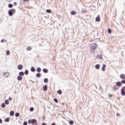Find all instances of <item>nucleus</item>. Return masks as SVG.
<instances>
[{"label":"nucleus","mask_w":125,"mask_h":125,"mask_svg":"<svg viewBox=\"0 0 125 125\" xmlns=\"http://www.w3.org/2000/svg\"><path fill=\"white\" fill-rule=\"evenodd\" d=\"M99 58H100V59H102V57H101V56L99 55Z\"/></svg>","instance_id":"49"},{"label":"nucleus","mask_w":125,"mask_h":125,"mask_svg":"<svg viewBox=\"0 0 125 125\" xmlns=\"http://www.w3.org/2000/svg\"><path fill=\"white\" fill-rule=\"evenodd\" d=\"M1 107L2 108H5V104H1Z\"/></svg>","instance_id":"33"},{"label":"nucleus","mask_w":125,"mask_h":125,"mask_svg":"<svg viewBox=\"0 0 125 125\" xmlns=\"http://www.w3.org/2000/svg\"><path fill=\"white\" fill-rule=\"evenodd\" d=\"M116 116H117V117H119V116H120V114L117 113Z\"/></svg>","instance_id":"48"},{"label":"nucleus","mask_w":125,"mask_h":125,"mask_svg":"<svg viewBox=\"0 0 125 125\" xmlns=\"http://www.w3.org/2000/svg\"><path fill=\"white\" fill-rule=\"evenodd\" d=\"M121 90H123V91H125V86H124V87L121 89Z\"/></svg>","instance_id":"39"},{"label":"nucleus","mask_w":125,"mask_h":125,"mask_svg":"<svg viewBox=\"0 0 125 125\" xmlns=\"http://www.w3.org/2000/svg\"><path fill=\"white\" fill-rule=\"evenodd\" d=\"M96 47H97V44L96 43H93L91 44L90 47V49L91 52H94V49H96Z\"/></svg>","instance_id":"1"},{"label":"nucleus","mask_w":125,"mask_h":125,"mask_svg":"<svg viewBox=\"0 0 125 125\" xmlns=\"http://www.w3.org/2000/svg\"><path fill=\"white\" fill-rule=\"evenodd\" d=\"M116 86H119V87L122 86V83H121V82L120 81L116 82Z\"/></svg>","instance_id":"5"},{"label":"nucleus","mask_w":125,"mask_h":125,"mask_svg":"<svg viewBox=\"0 0 125 125\" xmlns=\"http://www.w3.org/2000/svg\"><path fill=\"white\" fill-rule=\"evenodd\" d=\"M47 90V85H45L43 86V91H46Z\"/></svg>","instance_id":"8"},{"label":"nucleus","mask_w":125,"mask_h":125,"mask_svg":"<svg viewBox=\"0 0 125 125\" xmlns=\"http://www.w3.org/2000/svg\"><path fill=\"white\" fill-rule=\"evenodd\" d=\"M51 125H56L55 123H53L51 124Z\"/></svg>","instance_id":"50"},{"label":"nucleus","mask_w":125,"mask_h":125,"mask_svg":"<svg viewBox=\"0 0 125 125\" xmlns=\"http://www.w3.org/2000/svg\"><path fill=\"white\" fill-rule=\"evenodd\" d=\"M120 78V79H122V80H125V75L124 74H121Z\"/></svg>","instance_id":"6"},{"label":"nucleus","mask_w":125,"mask_h":125,"mask_svg":"<svg viewBox=\"0 0 125 125\" xmlns=\"http://www.w3.org/2000/svg\"><path fill=\"white\" fill-rule=\"evenodd\" d=\"M19 115H20V114L18 112H17L15 113V117L16 118H18V117H19Z\"/></svg>","instance_id":"31"},{"label":"nucleus","mask_w":125,"mask_h":125,"mask_svg":"<svg viewBox=\"0 0 125 125\" xmlns=\"http://www.w3.org/2000/svg\"><path fill=\"white\" fill-rule=\"evenodd\" d=\"M69 124L70 125H74V121L72 120H69Z\"/></svg>","instance_id":"20"},{"label":"nucleus","mask_w":125,"mask_h":125,"mask_svg":"<svg viewBox=\"0 0 125 125\" xmlns=\"http://www.w3.org/2000/svg\"><path fill=\"white\" fill-rule=\"evenodd\" d=\"M29 111H30V112H33V111H34V107H30L29 108Z\"/></svg>","instance_id":"35"},{"label":"nucleus","mask_w":125,"mask_h":125,"mask_svg":"<svg viewBox=\"0 0 125 125\" xmlns=\"http://www.w3.org/2000/svg\"><path fill=\"white\" fill-rule=\"evenodd\" d=\"M95 68L97 69H98L100 68V64H97L95 66Z\"/></svg>","instance_id":"15"},{"label":"nucleus","mask_w":125,"mask_h":125,"mask_svg":"<svg viewBox=\"0 0 125 125\" xmlns=\"http://www.w3.org/2000/svg\"><path fill=\"white\" fill-rule=\"evenodd\" d=\"M16 12V10L15 9H11L10 10H8V14L9 16L11 17Z\"/></svg>","instance_id":"3"},{"label":"nucleus","mask_w":125,"mask_h":125,"mask_svg":"<svg viewBox=\"0 0 125 125\" xmlns=\"http://www.w3.org/2000/svg\"><path fill=\"white\" fill-rule=\"evenodd\" d=\"M8 7L9 8H12V7H13V5L12 4H9Z\"/></svg>","instance_id":"25"},{"label":"nucleus","mask_w":125,"mask_h":125,"mask_svg":"<svg viewBox=\"0 0 125 125\" xmlns=\"http://www.w3.org/2000/svg\"><path fill=\"white\" fill-rule=\"evenodd\" d=\"M6 42V41H4V39H2V40H1V42Z\"/></svg>","instance_id":"41"},{"label":"nucleus","mask_w":125,"mask_h":125,"mask_svg":"<svg viewBox=\"0 0 125 125\" xmlns=\"http://www.w3.org/2000/svg\"><path fill=\"white\" fill-rule=\"evenodd\" d=\"M5 105H8L9 104V102L8 101V100H6L5 101Z\"/></svg>","instance_id":"22"},{"label":"nucleus","mask_w":125,"mask_h":125,"mask_svg":"<svg viewBox=\"0 0 125 125\" xmlns=\"http://www.w3.org/2000/svg\"><path fill=\"white\" fill-rule=\"evenodd\" d=\"M43 81L45 83H48V79L47 78H44Z\"/></svg>","instance_id":"26"},{"label":"nucleus","mask_w":125,"mask_h":125,"mask_svg":"<svg viewBox=\"0 0 125 125\" xmlns=\"http://www.w3.org/2000/svg\"><path fill=\"white\" fill-rule=\"evenodd\" d=\"M18 70H22V69H23V65H22V64H19L18 66Z\"/></svg>","instance_id":"7"},{"label":"nucleus","mask_w":125,"mask_h":125,"mask_svg":"<svg viewBox=\"0 0 125 125\" xmlns=\"http://www.w3.org/2000/svg\"><path fill=\"white\" fill-rule=\"evenodd\" d=\"M23 2H27V1H29V0H22Z\"/></svg>","instance_id":"44"},{"label":"nucleus","mask_w":125,"mask_h":125,"mask_svg":"<svg viewBox=\"0 0 125 125\" xmlns=\"http://www.w3.org/2000/svg\"><path fill=\"white\" fill-rule=\"evenodd\" d=\"M120 83H121L125 84V80L121 81V82Z\"/></svg>","instance_id":"38"},{"label":"nucleus","mask_w":125,"mask_h":125,"mask_svg":"<svg viewBox=\"0 0 125 125\" xmlns=\"http://www.w3.org/2000/svg\"><path fill=\"white\" fill-rule=\"evenodd\" d=\"M57 93L59 94L60 95H61V94H62V91L61 90H58L57 91Z\"/></svg>","instance_id":"21"},{"label":"nucleus","mask_w":125,"mask_h":125,"mask_svg":"<svg viewBox=\"0 0 125 125\" xmlns=\"http://www.w3.org/2000/svg\"><path fill=\"white\" fill-rule=\"evenodd\" d=\"M19 76H21V77H22L23 76H24V72L23 71H21L19 73Z\"/></svg>","instance_id":"18"},{"label":"nucleus","mask_w":125,"mask_h":125,"mask_svg":"<svg viewBox=\"0 0 125 125\" xmlns=\"http://www.w3.org/2000/svg\"><path fill=\"white\" fill-rule=\"evenodd\" d=\"M54 101L55 103H58V100L56 98L54 99Z\"/></svg>","instance_id":"34"},{"label":"nucleus","mask_w":125,"mask_h":125,"mask_svg":"<svg viewBox=\"0 0 125 125\" xmlns=\"http://www.w3.org/2000/svg\"><path fill=\"white\" fill-rule=\"evenodd\" d=\"M8 100H9V101H12V98L9 97V98H8Z\"/></svg>","instance_id":"40"},{"label":"nucleus","mask_w":125,"mask_h":125,"mask_svg":"<svg viewBox=\"0 0 125 125\" xmlns=\"http://www.w3.org/2000/svg\"><path fill=\"white\" fill-rule=\"evenodd\" d=\"M42 71H43V73H45V74H46V73L48 72V70L46 68H43L42 69Z\"/></svg>","instance_id":"12"},{"label":"nucleus","mask_w":125,"mask_h":125,"mask_svg":"<svg viewBox=\"0 0 125 125\" xmlns=\"http://www.w3.org/2000/svg\"><path fill=\"white\" fill-rule=\"evenodd\" d=\"M9 118H7L6 119H4V122H5V123H8L9 122Z\"/></svg>","instance_id":"24"},{"label":"nucleus","mask_w":125,"mask_h":125,"mask_svg":"<svg viewBox=\"0 0 125 125\" xmlns=\"http://www.w3.org/2000/svg\"><path fill=\"white\" fill-rule=\"evenodd\" d=\"M32 49V47L31 46H28L27 47V50H31Z\"/></svg>","instance_id":"36"},{"label":"nucleus","mask_w":125,"mask_h":125,"mask_svg":"<svg viewBox=\"0 0 125 125\" xmlns=\"http://www.w3.org/2000/svg\"><path fill=\"white\" fill-rule=\"evenodd\" d=\"M41 71H42V69H41V67H38L37 68V72H38V73L41 72Z\"/></svg>","instance_id":"23"},{"label":"nucleus","mask_w":125,"mask_h":125,"mask_svg":"<svg viewBox=\"0 0 125 125\" xmlns=\"http://www.w3.org/2000/svg\"><path fill=\"white\" fill-rule=\"evenodd\" d=\"M70 14H71V15H76V14H77V12L75 11H72L70 12Z\"/></svg>","instance_id":"11"},{"label":"nucleus","mask_w":125,"mask_h":125,"mask_svg":"<svg viewBox=\"0 0 125 125\" xmlns=\"http://www.w3.org/2000/svg\"><path fill=\"white\" fill-rule=\"evenodd\" d=\"M13 4H14V6L17 5V3L16 2H14Z\"/></svg>","instance_id":"45"},{"label":"nucleus","mask_w":125,"mask_h":125,"mask_svg":"<svg viewBox=\"0 0 125 125\" xmlns=\"http://www.w3.org/2000/svg\"><path fill=\"white\" fill-rule=\"evenodd\" d=\"M28 124H32V125H38V121L36 119H29L28 121Z\"/></svg>","instance_id":"2"},{"label":"nucleus","mask_w":125,"mask_h":125,"mask_svg":"<svg viewBox=\"0 0 125 125\" xmlns=\"http://www.w3.org/2000/svg\"><path fill=\"white\" fill-rule=\"evenodd\" d=\"M6 54H7V55H9V54H10V51L6 50Z\"/></svg>","instance_id":"30"},{"label":"nucleus","mask_w":125,"mask_h":125,"mask_svg":"<svg viewBox=\"0 0 125 125\" xmlns=\"http://www.w3.org/2000/svg\"><path fill=\"white\" fill-rule=\"evenodd\" d=\"M46 12H47V13H51V10H50V9H47L46 10Z\"/></svg>","instance_id":"29"},{"label":"nucleus","mask_w":125,"mask_h":125,"mask_svg":"<svg viewBox=\"0 0 125 125\" xmlns=\"http://www.w3.org/2000/svg\"><path fill=\"white\" fill-rule=\"evenodd\" d=\"M114 89V91H116V90H117V89H118V88H115Z\"/></svg>","instance_id":"51"},{"label":"nucleus","mask_w":125,"mask_h":125,"mask_svg":"<svg viewBox=\"0 0 125 125\" xmlns=\"http://www.w3.org/2000/svg\"><path fill=\"white\" fill-rule=\"evenodd\" d=\"M41 76H42V74L40 73H38L36 74V78H41Z\"/></svg>","instance_id":"16"},{"label":"nucleus","mask_w":125,"mask_h":125,"mask_svg":"<svg viewBox=\"0 0 125 125\" xmlns=\"http://www.w3.org/2000/svg\"><path fill=\"white\" fill-rule=\"evenodd\" d=\"M112 96H113V95H112V94H109V95H108L109 98H111V97H112Z\"/></svg>","instance_id":"42"},{"label":"nucleus","mask_w":125,"mask_h":125,"mask_svg":"<svg viewBox=\"0 0 125 125\" xmlns=\"http://www.w3.org/2000/svg\"><path fill=\"white\" fill-rule=\"evenodd\" d=\"M41 125H46V123H43Z\"/></svg>","instance_id":"46"},{"label":"nucleus","mask_w":125,"mask_h":125,"mask_svg":"<svg viewBox=\"0 0 125 125\" xmlns=\"http://www.w3.org/2000/svg\"><path fill=\"white\" fill-rule=\"evenodd\" d=\"M9 76H10V73H9V72H6L4 74V76L6 78H7L8 77H9Z\"/></svg>","instance_id":"10"},{"label":"nucleus","mask_w":125,"mask_h":125,"mask_svg":"<svg viewBox=\"0 0 125 125\" xmlns=\"http://www.w3.org/2000/svg\"><path fill=\"white\" fill-rule=\"evenodd\" d=\"M105 69H106V64H103V67H102V71H105Z\"/></svg>","instance_id":"9"},{"label":"nucleus","mask_w":125,"mask_h":125,"mask_svg":"<svg viewBox=\"0 0 125 125\" xmlns=\"http://www.w3.org/2000/svg\"><path fill=\"white\" fill-rule=\"evenodd\" d=\"M96 22H100V16L98 15L95 19Z\"/></svg>","instance_id":"4"},{"label":"nucleus","mask_w":125,"mask_h":125,"mask_svg":"<svg viewBox=\"0 0 125 125\" xmlns=\"http://www.w3.org/2000/svg\"><path fill=\"white\" fill-rule=\"evenodd\" d=\"M2 120L0 119V124H2Z\"/></svg>","instance_id":"47"},{"label":"nucleus","mask_w":125,"mask_h":125,"mask_svg":"<svg viewBox=\"0 0 125 125\" xmlns=\"http://www.w3.org/2000/svg\"><path fill=\"white\" fill-rule=\"evenodd\" d=\"M111 32H112V30H111V29H107V32L108 33V34H111Z\"/></svg>","instance_id":"32"},{"label":"nucleus","mask_w":125,"mask_h":125,"mask_svg":"<svg viewBox=\"0 0 125 125\" xmlns=\"http://www.w3.org/2000/svg\"><path fill=\"white\" fill-rule=\"evenodd\" d=\"M24 75H28L29 74V71L28 70H25L24 73Z\"/></svg>","instance_id":"28"},{"label":"nucleus","mask_w":125,"mask_h":125,"mask_svg":"<svg viewBox=\"0 0 125 125\" xmlns=\"http://www.w3.org/2000/svg\"><path fill=\"white\" fill-rule=\"evenodd\" d=\"M45 120V116H42V121Z\"/></svg>","instance_id":"43"},{"label":"nucleus","mask_w":125,"mask_h":125,"mask_svg":"<svg viewBox=\"0 0 125 125\" xmlns=\"http://www.w3.org/2000/svg\"><path fill=\"white\" fill-rule=\"evenodd\" d=\"M31 72H36V68H35L34 66H32L31 68Z\"/></svg>","instance_id":"14"},{"label":"nucleus","mask_w":125,"mask_h":125,"mask_svg":"<svg viewBox=\"0 0 125 125\" xmlns=\"http://www.w3.org/2000/svg\"><path fill=\"white\" fill-rule=\"evenodd\" d=\"M23 125H28V123L27 122H24Z\"/></svg>","instance_id":"37"},{"label":"nucleus","mask_w":125,"mask_h":125,"mask_svg":"<svg viewBox=\"0 0 125 125\" xmlns=\"http://www.w3.org/2000/svg\"><path fill=\"white\" fill-rule=\"evenodd\" d=\"M22 79V77L20 75H19L17 77L18 81H21Z\"/></svg>","instance_id":"13"},{"label":"nucleus","mask_w":125,"mask_h":125,"mask_svg":"<svg viewBox=\"0 0 125 125\" xmlns=\"http://www.w3.org/2000/svg\"><path fill=\"white\" fill-rule=\"evenodd\" d=\"M87 11H86V10L85 9H82V13L83 14H84V13H86Z\"/></svg>","instance_id":"27"},{"label":"nucleus","mask_w":125,"mask_h":125,"mask_svg":"<svg viewBox=\"0 0 125 125\" xmlns=\"http://www.w3.org/2000/svg\"><path fill=\"white\" fill-rule=\"evenodd\" d=\"M121 95H122V96H125V91H123L121 90Z\"/></svg>","instance_id":"17"},{"label":"nucleus","mask_w":125,"mask_h":125,"mask_svg":"<svg viewBox=\"0 0 125 125\" xmlns=\"http://www.w3.org/2000/svg\"><path fill=\"white\" fill-rule=\"evenodd\" d=\"M10 115L13 117V116H14V111H11L10 112Z\"/></svg>","instance_id":"19"}]
</instances>
